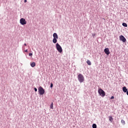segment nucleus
<instances>
[{
  "instance_id": "1",
  "label": "nucleus",
  "mask_w": 128,
  "mask_h": 128,
  "mask_svg": "<svg viewBox=\"0 0 128 128\" xmlns=\"http://www.w3.org/2000/svg\"><path fill=\"white\" fill-rule=\"evenodd\" d=\"M78 80L80 82H84V77L83 76L82 74H80L78 76Z\"/></svg>"
},
{
  "instance_id": "2",
  "label": "nucleus",
  "mask_w": 128,
  "mask_h": 128,
  "mask_svg": "<svg viewBox=\"0 0 128 128\" xmlns=\"http://www.w3.org/2000/svg\"><path fill=\"white\" fill-rule=\"evenodd\" d=\"M98 93L100 96H102V98H104V96H106V92H104V90L100 88L98 90Z\"/></svg>"
},
{
  "instance_id": "3",
  "label": "nucleus",
  "mask_w": 128,
  "mask_h": 128,
  "mask_svg": "<svg viewBox=\"0 0 128 128\" xmlns=\"http://www.w3.org/2000/svg\"><path fill=\"white\" fill-rule=\"evenodd\" d=\"M56 48L60 54L62 52V46L60 44H58V43L56 44Z\"/></svg>"
},
{
  "instance_id": "4",
  "label": "nucleus",
  "mask_w": 128,
  "mask_h": 128,
  "mask_svg": "<svg viewBox=\"0 0 128 128\" xmlns=\"http://www.w3.org/2000/svg\"><path fill=\"white\" fill-rule=\"evenodd\" d=\"M53 40H52V42H54V44H56L57 42H58V34H56V33H54L53 34Z\"/></svg>"
},
{
  "instance_id": "5",
  "label": "nucleus",
  "mask_w": 128,
  "mask_h": 128,
  "mask_svg": "<svg viewBox=\"0 0 128 128\" xmlns=\"http://www.w3.org/2000/svg\"><path fill=\"white\" fill-rule=\"evenodd\" d=\"M38 92L40 94L41 96H42V94H44V89L42 87L40 86L38 88Z\"/></svg>"
},
{
  "instance_id": "6",
  "label": "nucleus",
  "mask_w": 128,
  "mask_h": 128,
  "mask_svg": "<svg viewBox=\"0 0 128 128\" xmlns=\"http://www.w3.org/2000/svg\"><path fill=\"white\" fill-rule=\"evenodd\" d=\"M20 24H22V26H24V24H26V19L22 18L20 20Z\"/></svg>"
},
{
  "instance_id": "7",
  "label": "nucleus",
  "mask_w": 128,
  "mask_h": 128,
  "mask_svg": "<svg viewBox=\"0 0 128 128\" xmlns=\"http://www.w3.org/2000/svg\"><path fill=\"white\" fill-rule=\"evenodd\" d=\"M120 40L122 42H126V39L122 35L120 36Z\"/></svg>"
},
{
  "instance_id": "8",
  "label": "nucleus",
  "mask_w": 128,
  "mask_h": 128,
  "mask_svg": "<svg viewBox=\"0 0 128 128\" xmlns=\"http://www.w3.org/2000/svg\"><path fill=\"white\" fill-rule=\"evenodd\" d=\"M104 52H105V54H107L108 56V54H110V49H108V48H106L104 50Z\"/></svg>"
},
{
  "instance_id": "9",
  "label": "nucleus",
  "mask_w": 128,
  "mask_h": 128,
  "mask_svg": "<svg viewBox=\"0 0 128 128\" xmlns=\"http://www.w3.org/2000/svg\"><path fill=\"white\" fill-rule=\"evenodd\" d=\"M122 90H123L124 92H128V89L126 88V86L123 87Z\"/></svg>"
},
{
  "instance_id": "10",
  "label": "nucleus",
  "mask_w": 128,
  "mask_h": 128,
  "mask_svg": "<svg viewBox=\"0 0 128 128\" xmlns=\"http://www.w3.org/2000/svg\"><path fill=\"white\" fill-rule=\"evenodd\" d=\"M30 66L32 68H34L36 66V62H32V63L30 64Z\"/></svg>"
},
{
  "instance_id": "11",
  "label": "nucleus",
  "mask_w": 128,
  "mask_h": 128,
  "mask_svg": "<svg viewBox=\"0 0 128 128\" xmlns=\"http://www.w3.org/2000/svg\"><path fill=\"white\" fill-rule=\"evenodd\" d=\"M109 120L111 122H112V120H114V118H112V116H109Z\"/></svg>"
},
{
  "instance_id": "12",
  "label": "nucleus",
  "mask_w": 128,
  "mask_h": 128,
  "mask_svg": "<svg viewBox=\"0 0 128 128\" xmlns=\"http://www.w3.org/2000/svg\"><path fill=\"white\" fill-rule=\"evenodd\" d=\"M86 63L88 66H92V62L90 60H88Z\"/></svg>"
},
{
  "instance_id": "13",
  "label": "nucleus",
  "mask_w": 128,
  "mask_h": 128,
  "mask_svg": "<svg viewBox=\"0 0 128 128\" xmlns=\"http://www.w3.org/2000/svg\"><path fill=\"white\" fill-rule=\"evenodd\" d=\"M121 123L124 125V124H126V122L124 120H121Z\"/></svg>"
},
{
  "instance_id": "14",
  "label": "nucleus",
  "mask_w": 128,
  "mask_h": 128,
  "mask_svg": "<svg viewBox=\"0 0 128 128\" xmlns=\"http://www.w3.org/2000/svg\"><path fill=\"white\" fill-rule=\"evenodd\" d=\"M122 26H125L126 28L128 27V24H126V23H122Z\"/></svg>"
},
{
  "instance_id": "15",
  "label": "nucleus",
  "mask_w": 128,
  "mask_h": 128,
  "mask_svg": "<svg viewBox=\"0 0 128 128\" xmlns=\"http://www.w3.org/2000/svg\"><path fill=\"white\" fill-rule=\"evenodd\" d=\"M50 108H52V110H54V103L52 102L50 104Z\"/></svg>"
},
{
  "instance_id": "16",
  "label": "nucleus",
  "mask_w": 128,
  "mask_h": 128,
  "mask_svg": "<svg viewBox=\"0 0 128 128\" xmlns=\"http://www.w3.org/2000/svg\"><path fill=\"white\" fill-rule=\"evenodd\" d=\"M92 128H96V124H93L92 126Z\"/></svg>"
},
{
  "instance_id": "17",
  "label": "nucleus",
  "mask_w": 128,
  "mask_h": 128,
  "mask_svg": "<svg viewBox=\"0 0 128 128\" xmlns=\"http://www.w3.org/2000/svg\"><path fill=\"white\" fill-rule=\"evenodd\" d=\"M52 86H54V84H52V83H51L50 87L52 88Z\"/></svg>"
},
{
  "instance_id": "18",
  "label": "nucleus",
  "mask_w": 128,
  "mask_h": 128,
  "mask_svg": "<svg viewBox=\"0 0 128 128\" xmlns=\"http://www.w3.org/2000/svg\"><path fill=\"white\" fill-rule=\"evenodd\" d=\"M34 90L35 92H38V89L36 88H34Z\"/></svg>"
},
{
  "instance_id": "19",
  "label": "nucleus",
  "mask_w": 128,
  "mask_h": 128,
  "mask_svg": "<svg viewBox=\"0 0 128 128\" xmlns=\"http://www.w3.org/2000/svg\"><path fill=\"white\" fill-rule=\"evenodd\" d=\"M32 56V53H30L29 56Z\"/></svg>"
},
{
  "instance_id": "20",
  "label": "nucleus",
  "mask_w": 128,
  "mask_h": 128,
  "mask_svg": "<svg viewBox=\"0 0 128 128\" xmlns=\"http://www.w3.org/2000/svg\"><path fill=\"white\" fill-rule=\"evenodd\" d=\"M114 96H112L111 98H110V99H111V100H112V99H114Z\"/></svg>"
},
{
  "instance_id": "21",
  "label": "nucleus",
  "mask_w": 128,
  "mask_h": 128,
  "mask_svg": "<svg viewBox=\"0 0 128 128\" xmlns=\"http://www.w3.org/2000/svg\"><path fill=\"white\" fill-rule=\"evenodd\" d=\"M25 52H28V50H25Z\"/></svg>"
},
{
  "instance_id": "22",
  "label": "nucleus",
  "mask_w": 128,
  "mask_h": 128,
  "mask_svg": "<svg viewBox=\"0 0 128 128\" xmlns=\"http://www.w3.org/2000/svg\"><path fill=\"white\" fill-rule=\"evenodd\" d=\"M26 0H24V2H26Z\"/></svg>"
},
{
  "instance_id": "23",
  "label": "nucleus",
  "mask_w": 128,
  "mask_h": 128,
  "mask_svg": "<svg viewBox=\"0 0 128 128\" xmlns=\"http://www.w3.org/2000/svg\"><path fill=\"white\" fill-rule=\"evenodd\" d=\"M92 36H93L94 38V36H96V34H93Z\"/></svg>"
},
{
  "instance_id": "24",
  "label": "nucleus",
  "mask_w": 128,
  "mask_h": 128,
  "mask_svg": "<svg viewBox=\"0 0 128 128\" xmlns=\"http://www.w3.org/2000/svg\"><path fill=\"white\" fill-rule=\"evenodd\" d=\"M24 46H26V44H24Z\"/></svg>"
}]
</instances>
